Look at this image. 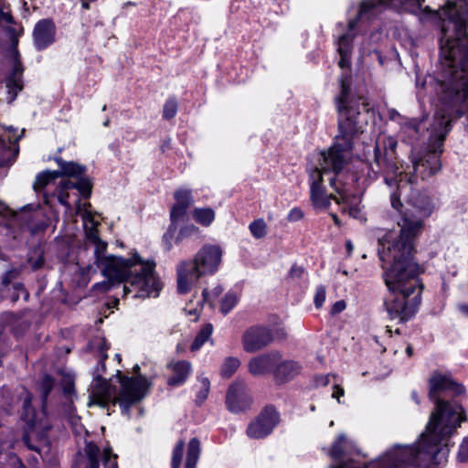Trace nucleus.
<instances>
[{
	"instance_id": "f257e3e1",
	"label": "nucleus",
	"mask_w": 468,
	"mask_h": 468,
	"mask_svg": "<svg viewBox=\"0 0 468 468\" xmlns=\"http://www.w3.org/2000/svg\"><path fill=\"white\" fill-rule=\"evenodd\" d=\"M408 188L400 194L399 181L390 194L391 206L402 215L399 231L388 230L378 238V252L383 279L388 290L384 307L390 320L409 321L416 314L423 285L419 278L420 266L414 261L415 239L423 228V218L431 216L433 204L425 191Z\"/></svg>"
},
{
	"instance_id": "f03ea898",
	"label": "nucleus",
	"mask_w": 468,
	"mask_h": 468,
	"mask_svg": "<svg viewBox=\"0 0 468 468\" xmlns=\"http://www.w3.org/2000/svg\"><path fill=\"white\" fill-rule=\"evenodd\" d=\"M449 97L440 93L433 101L431 118L410 119L401 126L404 142L412 145L410 155V165L402 170L398 166L396 149L398 143L391 136L377 140L374 147V162L370 165L373 179L382 175L388 186L399 181L400 194L412 185L427 180L441 169V154L446 136L452 130V122L461 115L456 104H449Z\"/></svg>"
},
{
	"instance_id": "7ed1b4c3",
	"label": "nucleus",
	"mask_w": 468,
	"mask_h": 468,
	"mask_svg": "<svg viewBox=\"0 0 468 468\" xmlns=\"http://www.w3.org/2000/svg\"><path fill=\"white\" fill-rule=\"evenodd\" d=\"M338 111V135L327 152L321 154V168L310 174V195L315 208L325 209L335 200L344 214L360 217V201L354 193L355 176H345L353 148V139L363 133L360 103L350 98L348 77L341 80V92L335 99Z\"/></svg>"
},
{
	"instance_id": "20e7f679",
	"label": "nucleus",
	"mask_w": 468,
	"mask_h": 468,
	"mask_svg": "<svg viewBox=\"0 0 468 468\" xmlns=\"http://www.w3.org/2000/svg\"><path fill=\"white\" fill-rule=\"evenodd\" d=\"M465 411H432L424 432L416 445H396L380 457L359 466L348 456L355 451L354 442L340 434L333 442L329 454L339 463L332 468H415L422 463L441 464L446 462L450 449L447 441L466 420Z\"/></svg>"
},
{
	"instance_id": "39448f33",
	"label": "nucleus",
	"mask_w": 468,
	"mask_h": 468,
	"mask_svg": "<svg viewBox=\"0 0 468 468\" xmlns=\"http://www.w3.org/2000/svg\"><path fill=\"white\" fill-rule=\"evenodd\" d=\"M74 202L77 213L81 216L86 239L94 246L95 262L101 269V273L107 281L98 282L94 289L109 291L114 283L124 282L123 293L134 292V298L157 297L162 289V282L155 275V264L153 261H143L134 254L130 259L113 255H104L107 243L101 240L98 234L99 222L94 218L93 213L87 208L90 204H81L79 194L74 193Z\"/></svg>"
},
{
	"instance_id": "423d86ee",
	"label": "nucleus",
	"mask_w": 468,
	"mask_h": 468,
	"mask_svg": "<svg viewBox=\"0 0 468 468\" xmlns=\"http://www.w3.org/2000/svg\"><path fill=\"white\" fill-rule=\"evenodd\" d=\"M108 349L104 339L101 343L100 358L93 373V380L88 388L87 406L109 408L119 406L122 410H129L137 407L147 396L152 387L149 378L140 373V367H133L134 376H122L117 371L120 382V390L116 393L115 388L110 381L101 377L105 371V360L108 356L105 351Z\"/></svg>"
},
{
	"instance_id": "0eeeda50",
	"label": "nucleus",
	"mask_w": 468,
	"mask_h": 468,
	"mask_svg": "<svg viewBox=\"0 0 468 468\" xmlns=\"http://www.w3.org/2000/svg\"><path fill=\"white\" fill-rule=\"evenodd\" d=\"M441 20L440 62L448 65L462 60L468 83V0L447 1L441 8Z\"/></svg>"
},
{
	"instance_id": "6e6552de",
	"label": "nucleus",
	"mask_w": 468,
	"mask_h": 468,
	"mask_svg": "<svg viewBox=\"0 0 468 468\" xmlns=\"http://www.w3.org/2000/svg\"><path fill=\"white\" fill-rule=\"evenodd\" d=\"M463 69L462 60L452 61L448 65L440 62L433 75H429L423 81H420L419 77L417 78L416 93L420 101L429 94L433 110V101L440 97V93L444 92L449 97V104H456L462 112L458 118L452 121V124L466 112V129L468 131V83L463 74Z\"/></svg>"
},
{
	"instance_id": "1a4fd4ad",
	"label": "nucleus",
	"mask_w": 468,
	"mask_h": 468,
	"mask_svg": "<svg viewBox=\"0 0 468 468\" xmlns=\"http://www.w3.org/2000/svg\"><path fill=\"white\" fill-rule=\"evenodd\" d=\"M59 171H44L36 176L34 189L44 192V201L51 204V198H57L58 203L70 209L69 191L77 190L84 198H88L91 193V182L84 176L85 167L74 162H66L58 157L55 159Z\"/></svg>"
},
{
	"instance_id": "9d476101",
	"label": "nucleus",
	"mask_w": 468,
	"mask_h": 468,
	"mask_svg": "<svg viewBox=\"0 0 468 468\" xmlns=\"http://www.w3.org/2000/svg\"><path fill=\"white\" fill-rule=\"evenodd\" d=\"M425 0H364L357 16L349 21L347 31L337 39V52L339 54L338 65L341 69H349L352 64L353 41L358 37L362 24L378 15L382 9L401 7L412 14H418L421 20L432 18L441 19V11L431 10L429 6L422 7Z\"/></svg>"
},
{
	"instance_id": "9b49d317",
	"label": "nucleus",
	"mask_w": 468,
	"mask_h": 468,
	"mask_svg": "<svg viewBox=\"0 0 468 468\" xmlns=\"http://www.w3.org/2000/svg\"><path fill=\"white\" fill-rule=\"evenodd\" d=\"M222 251L218 246L205 245L191 261H182L176 266L177 290L186 293L204 275H213L221 262Z\"/></svg>"
},
{
	"instance_id": "f8f14e48",
	"label": "nucleus",
	"mask_w": 468,
	"mask_h": 468,
	"mask_svg": "<svg viewBox=\"0 0 468 468\" xmlns=\"http://www.w3.org/2000/svg\"><path fill=\"white\" fill-rule=\"evenodd\" d=\"M429 399L434 410H464L462 400L465 388L450 376L434 372L429 378Z\"/></svg>"
},
{
	"instance_id": "ddd939ff",
	"label": "nucleus",
	"mask_w": 468,
	"mask_h": 468,
	"mask_svg": "<svg viewBox=\"0 0 468 468\" xmlns=\"http://www.w3.org/2000/svg\"><path fill=\"white\" fill-rule=\"evenodd\" d=\"M272 341L270 328L255 325L248 328L242 335L243 348L248 353L257 352Z\"/></svg>"
},
{
	"instance_id": "4468645a",
	"label": "nucleus",
	"mask_w": 468,
	"mask_h": 468,
	"mask_svg": "<svg viewBox=\"0 0 468 468\" xmlns=\"http://www.w3.org/2000/svg\"><path fill=\"white\" fill-rule=\"evenodd\" d=\"M11 69L5 76V82L10 95V102L13 101L19 91L23 89V72L24 68L19 58V53L13 49L10 54Z\"/></svg>"
},
{
	"instance_id": "2eb2a0df",
	"label": "nucleus",
	"mask_w": 468,
	"mask_h": 468,
	"mask_svg": "<svg viewBox=\"0 0 468 468\" xmlns=\"http://www.w3.org/2000/svg\"><path fill=\"white\" fill-rule=\"evenodd\" d=\"M279 421L277 411H261L247 429V434L252 439H261L269 435Z\"/></svg>"
},
{
	"instance_id": "dca6fc26",
	"label": "nucleus",
	"mask_w": 468,
	"mask_h": 468,
	"mask_svg": "<svg viewBox=\"0 0 468 468\" xmlns=\"http://www.w3.org/2000/svg\"><path fill=\"white\" fill-rule=\"evenodd\" d=\"M229 410H245L252 403V397L244 382L238 381L231 384L226 396Z\"/></svg>"
},
{
	"instance_id": "f3484780",
	"label": "nucleus",
	"mask_w": 468,
	"mask_h": 468,
	"mask_svg": "<svg viewBox=\"0 0 468 468\" xmlns=\"http://www.w3.org/2000/svg\"><path fill=\"white\" fill-rule=\"evenodd\" d=\"M55 37L56 26L51 19H41L35 25L33 40L37 50H44L48 48L55 42Z\"/></svg>"
},
{
	"instance_id": "a211bd4d",
	"label": "nucleus",
	"mask_w": 468,
	"mask_h": 468,
	"mask_svg": "<svg viewBox=\"0 0 468 468\" xmlns=\"http://www.w3.org/2000/svg\"><path fill=\"white\" fill-rule=\"evenodd\" d=\"M280 352L271 351L254 356L249 361V372L254 376H264L273 374L275 365L279 362Z\"/></svg>"
},
{
	"instance_id": "6ab92c4d",
	"label": "nucleus",
	"mask_w": 468,
	"mask_h": 468,
	"mask_svg": "<svg viewBox=\"0 0 468 468\" xmlns=\"http://www.w3.org/2000/svg\"><path fill=\"white\" fill-rule=\"evenodd\" d=\"M22 419L27 434L36 433L42 436L50 429L48 411H24Z\"/></svg>"
},
{
	"instance_id": "aec40b11",
	"label": "nucleus",
	"mask_w": 468,
	"mask_h": 468,
	"mask_svg": "<svg viewBox=\"0 0 468 468\" xmlns=\"http://www.w3.org/2000/svg\"><path fill=\"white\" fill-rule=\"evenodd\" d=\"M174 197L176 203L171 208L170 218L171 222L176 223L185 217L186 210L194 203V197L192 191L186 187L176 190Z\"/></svg>"
},
{
	"instance_id": "412c9836",
	"label": "nucleus",
	"mask_w": 468,
	"mask_h": 468,
	"mask_svg": "<svg viewBox=\"0 0 468 468\" xmlns=\"http://www.w3.org/2000/svg\"><path fill=\"white\" fill-rule=\"evenodd\" d=\"M171 375L167 378V385L172 388L183 386L192 372V365L186 360L172 361L167 364Z\"/></svg>"
},
{
	"instance_id": "4be33fe9",
	"label": "nucleus",
	"mask_w": 468,
	"mask_h": 468,
	"mask_svg": "<svg viewBox=\"0 0 468 468\" xmlns=\"http://www.w3.org/2000/svg\"><path fill=\"white\" fill-rule=\"evenodd\" d=\"M301 371L299 364L293 360H282L280 354L279 362L275 365L273 378L277 383H285L292 380Z\"/></svg>"
},
{
	"instance_id": "5701e85b",
	"label": "nucleus",
	"mask_w": 468,
	"mask_h": 468,
	"mask_svg": "<svg viewBox=\"0 0 468 468\" xmlns=\"http://www.w3.org/2000/svg\"><path fill=\"white\" fill-rule=\"evenodd\" d=\"M18 154V149L12 145L11 139L5 141L0 136V166L10 165Z\"/></svg>"
},
{
	"instance_id": "b1692460",
	"label": "nucleus",
	"mask_w": 468,
	"mask_h": 468,
	"mask_svg": "<svg viewBox=\"0 0 468 468\" xmlns=\"http://www.w3.org/2000/svg\"><path fill=\"white\" fill-rule=\"evenodd\" d=\"M194 389L196 390L195 403L197 407H200L207 399L210 391V380L204 373L197 376V383L194 386Z\"/></svg>"
},
{
	"instance_id": "393cba45",
	"label": "nucleus",
	"mask_w": 468,
	"mask_h": 468,
	"mask_svg": "<svg viewBox=\"0 0 468 468\" xmlns=\"http://www.w3.org/2000/svg\"><path fill=\"white\" fill-rule=\"evenodd\" d=\"M200 454V441L192 438L188 443L185 468H196Z\"/></svg>"
},
{
	"instance_id": "a878e982",
	"label": "nucleus",
	"mask_w": 468,
	"mask_h": 468,
	"mask_svg": "<svg viewBox=\"0 0 468 468\" xmlns=\"http://www.w3.org/2000/svg\"><path fill=\"white\" fill-rule=\"evenodd\" d=\"M86 464L85 468H100L99 459L101 456L100 448L92 442L85 446Z\"/></svg>"
},
{
	"instance_id": "bb28decb",
	"label": "nucleus",
	"mask_w": 468,
	"mask_h": 468,
	"mask_svg": "<svg viewBox=\"0 0 468 468\" xmlns=\"http://www.w3.org/2000/svg\"><path fill=\"white\" fill-rule=\"evenodd\" d=\"M192 217L197 223L208 227L215 219V212L210 207L195 208Z\"/></svg>"
},
{
	"instance_id": "cd10ccee",
	"label": "nucleus",
	"mask_w": 468,
	"mask_h": 468,
	"mask_svg": "<svg viewBox=\"0 0 468 468\" xmlns=\"http://www.w3.org/2000/svg\"><path fill=\"white\" fill-rule=\"evenodd\" d=\"M213 333V325L209 323L204 324L197 334L193 343L191 344V351L199 350L202 346L210 338Z\"/></svg>"
},
{
	"instance_id": "c85d7f7f",
	"label": "nucleus",
	"mask_w": 468,
	"mask_h": 468,
	"mask_svg": "<svg viewBox=\"0 0 468 468\" xmlns=\"http://www.w3.org/2000/svg\"><path fill=\"white\" fill-rule=\"evenodd\" d=\"M61 385L65 399L71 404L69 410H75V406H73V398H78L74 391V376L70 373L65 374L63 376Z\"/></svg>"
},
{
	"instance_id": "c756f323",
	"label": "nucleus",
	"mask_w": 468,
	"mask_h": 468,
	"mask_svg": "<svg viewBox=\"0 0 468 468\" xmlns=\"http://www.w3.org/2000/svg\"><path fill=\"white\" fill-rule=\"evenodd\" d=\"M64 425H69L76 435H81L87 432L84 426L80 423V417L75 414V411H63Z\"/></svg>"
},
{
	"instance_id": "7c9ffc66",
	"label": "nucleus",
	"mask_w": 468,
	"mask_h": 468,
	"mask_svg": "<svg viewBox=\"0 0 468 468\" xmlns=\"http://www.w3.org/2000/svg\"><path fill=\"white\" fill-rule=\"evenodd\" d=\"M239 366H240V360L238 357H234V356L226 357L220 367V370H219L220 377L223 378H229L238 370Z\"/></svg>"
},
{
	"instance_id": "2f4dec72",
	"label": "nucleus",
	"mask_w": 468,
	"mask_h": 468,
	"mask_svg": "<svg viewBox=\"0 0 468 468\" xmlns=\"http://www.w3.org/2000/svg\"><path fill=\"white\" fill-rule=\"evenodd\" d=\"M55 380L53 378H51L49 375H45L40 382L39 385V391L41 394V399H42V410H46L48 407L47 405V399L50 393V391L53 389Z\"/></svg>"
},
{
	"instance_id": "473e14b6",
	"label": "nucleus",
	"mask_w": 468,
	"mask_h": 468,
	"mask_svg": "<svg viewBox=\"0 0 468 468\" xmlns=\"http://www.w3.org/2000/svg\"><path fill=\"white\" fill-rule=\"evenodd\" d=\"M239 295L235 292H228L220 303V312L228 314L239 303Z\"/></svg>"
},
{
	"instance_id": "72a5a7b5",
	"label": "nucleus",
	"mask_w": 468,
	"mask_h": 468,
	"mask_svg": "<svg viewBox=\"0 0 468 468\" xmlns=\"http://www.w3.org/2000/svg\"><path fill=\"white\" fill-rule=\"evenodd\" d=\"M251 235L255 239H262L267 234V225L262 218L253 220L249 226Z\"/></svg>"
},
{
	"instance_id": "f704fd0d",
	"label": "nucleus",
	"mask_w": 468,
	"mask_h": 468,
	"mask_svg": "<svg viewBox=\"0 0 468 468\" xmlns=\"http://www.w3.org/2000/svg\"><path fill=\"white\" fill-rule=\"evenodd\" d=\"M185 442L184 441H179L173 451L172 455V468H179L181 465L183 453H184Z\"/></svg>"
},
{
	"instance_id": "c9c22d12",
	"label": "nucleus",
	"mask_w": 468,
	"mask_h": 468,
	"mask_svg": "<svg viewBox=\"0 0 468 468\" xmlns=\"http://www.w3.org/2000/svg\"><path fill=\"white\" fill-rule=\"evenodd\" d=\"M177 112V101L176 99H168L163 109V117L166 120H170L176 115Z\"/></svg>"
},
{
	"instance_id": "e433bc0d",
	"label": "nucleus",
	"mask_w": 468,
	"mask_h": 468,
	"mask_svg": "<svg viewBox=\"0 0 468 468\" xmlns=\"http://www.w3.org/2000/svg\"><path fill=\"white\" fill-rule=\"evenodd\" d=\"M176 223H171L169 226L167 231L163 236V243L165 250L169 251L172 247V239L174 238L175 232H176Z\"/></svg>"
},
{
	"instance_id": "4c0bfd02",
	"label": "nucleus",
	"mask_w": 468,
	"mask_h": 468,
	"mask_svg": "<svg viewBox=\"0 0 468 468\" xmlns=\"http://www.w3.org/2000/svg\"><path fill=\"white\" fill-rule=\"evenodd\" d=\"M289 278L292 282H298L306 279V272L303 268L293 265L290 271Z\"/></svg>"
},
{
	"instance_id": "58836bf2",
	"label": "nucleus",
	"mask_w": 468,
	"mask_h": 468,
	"mask_svg": "<svg viewBox=\"0 0 468 468\" xmlns=\"http://www.w3.org/2000/svg\"><path fill=\"white\" fill-rule=\"evenodd\" d=\"M326 290L324 285L316 287L314 303L316 308H321L325 301Z\"/></svg>"
},
{
	"instance_id": "ea45409f",
	"label": "nucleus",
	"mask_w": 468,
	"mask_h": 468,
	"mask_svg": "<svg viewBox=\"0 0 468 468\" xmlns=\"http://www.w3.org/2000/svg\"><path fill=\"white\" fill-rule=\"evenodd\" d=\"M457 460L460 463H468V438L463 439L459 447Z\"/></svg>"
},
{
	"instance_id": "a19ab883",
	"label": "nucleus",
	"mask_w": 468,
	"mask_h": 468,
	"mask_svg": "<svg viewBox=\"0 0 468 468\" xmlns=\"http://www.w3.org/2000/svg\"><path fill=\"white\" fill-rule=\"evenodd\" d=\"M13 289L15 291L14 295L12 296V301L16 302L20 295L24 297V299L27 301L29 297L28 292L26 291L24 285L20 282L15 283L13 285Z\"/></svg>"
},
{
	"instance_id": "79ce46f5",
	"label": "nucleus",
	"mask_w": 468,
	"mask_h": 468,
	"mask_svg": "<svg viewBox=\"0 0 468 468\" xmlns=\"http://www.w3.org/2000/svg\"><path fill=\"white\" fill-rule=\"evenodd\" d=\"M197 231V228L195 227L194 225L182 228L176 238V243H179L184 238L195 234Z\"/></svg>"
},
{
	"instance_id": "37998d69",
	"label": "nucleus",
	"mask_w": 468,
	"mask_h": 468,
	"mask_svg": "<svg viewBox=\"0 0 468 468\" xmlns=\"http://www.w3.org/2000/svg\"><path fill=\"white\" fill-rule=\"evenodd\" d=\"M38 215V211H36L31 214H27L26 211H24L20 217L22 219L26 222L27 226L30 229L32 232H35L37 229H44V225L37 226V228L33 227L31 224V220L35 218Z\"/></svg>"
},
{
	"instance_id": "c03bdc74",
	"label": "nucleus",
	"mask_w": 468,
	"mask_h": 468,
	"mask_svg": "<svg viewBox=\"0 0 468 468\" xmlns=\"http://www.w3.org/2000/svg\"><path fill=\"white\" fill-rule=\"evenodd\" d=\"M223 292V288L220 285L216 286L211 292H208L207 289L203 290L202 295L204 301L210 302L211 297L214 299L218 297L220 293Z\"/></svg>"
},
{
	"instance_id": "a18cd8bd",
	"label": "nucleus",
	"mask_w": 468,
	"mask_h": 468,
	"mask_svg": "<svg viewBox=\"0 0 468 468\" xmlns=\"http://www.w3.org/2000/svg\"><path fill=\"white\" fill-rule=\"evenodd\" d=\"M303 218V212L300 207L292 208L287 215V219L290 222L299 221Z\"/></svg>"
},
{
	"instance_id": "49530a36",
	"label": "nucleus",
	"mask_w": 468,
	"mask_h": 468,
	"mask_svg": "<svg viewBox=\"0 0 468 468\" xmlns=\"http://www.w3.org/2000/svg\"><path fill=\"white\" fill-rule=\"evenodd\" d=\"M115 459L116 455H114L113 459H112L110 451H105L103 463L104 468H118Z\"/></svg>"
},
{
	"instance_id": "de8ad7c7",
	"label": "nucleus",
	"mask_w": 468,
	"mask_h": 468,
	"mask_svg": "<svg viewBox=\"0 0 468 468\" xmlns=\"http://www.w3.org/2000/svg\"><path fill=\"white\" fill-rule=\"evenodd\" d=\"M7 9L8 7L5 5L0 6V21H4L7 24H12L14 20Z\"/></svg>"
},
{
	"instance_id": "09e8293b",
	"label": "nucleus",
	"mask_w": 468,
	"mask_h": 468,
	"mask_svg": "<svg viewBox=\"0 0 468 468\" xmlns=\"http://www.w3.org/2000/svg\"><path fill=\"white\" fill-rule=\"evenodd\" d=\"M19 274V271L17 269H12L7 271L3 278V283L5 285H8L14 279H16Z\"/></svg>"
},
{
	"instance_id": "8fccbe9b",
	"label": "nucleus",
	"mask_w": 468,
	"mask_h": 468,
	"mask_svg": "<svg viewBox=\"0 0 468 468\" xmlns=\"http://www.w3.org/2000/svg\"><path fill=\"white\" fill-rule=\"evenodd\" d=\"M346 307V303L344 300L335 302L331 308V314H337L343 312Z\"/></svg>"
},
{
	"instance_id": "3c124183",
	"label": "nucleus",
	"mask_w": 468,
	"mask_h": 468,
	"mask_svg": "<svg viewBox=\"0 0 468 468\" xmlns=\"http://www.w3.org/2000/svg\"><path fill=\"white\" fill-rule=\"evenodd\" d=\"M10 216H13L11 209L5 203L0 201V217L8 218Z\"/></svg>"
},
{
	"instance_id": "603ef678",
	"label": "nucleus",
	"mask_w": 468,
	"mask_h": 468,
	"mask_svg": "<svg viewBox=\"0 0 468 468\" xmlns=\"http://www.w3.org/2000/svg\"><path fill=\"white\" fill-rule=\"evenodd\" d=\"M344 393H345L344 389L341 387L335 385L334 387V391L332 393V397L335 398L338 400V402L340 403V397L344 396Z\"/></svg>"
},
{
	"instance_id": "864d4df0",
	"label": "nucleus",
	"mask_w": 468,
	"mask_h": 468,
	"mask_svg": "<svg viewBox=\"0 0 468 468\" xmlns=\"http://www.w3.org/2000/svg\"><path fill=\"white\" fill-rule=\"evenodd\" d=\"M44 263L43 257H38L36 261H34L31 265L34 270L39 269Z\"/></svg>"
},
{
	"instance_id": "5fc2aeb1",
	"label": "nucleus",
	"mask_w": 468,
	"mask_h": 468,
	"mask_svg": "<svg viewBox=\"0 0 468 468\" xmlns=\"http://www.w3.org/2000/svg\"><path fill=\"white\" fill-rule=\"evenodd\" d=\"M329 375L319 378L317 379V384L326 386L329 383Z\"/></svg>"
},
{
	"instance_id": "6e6d98bb",
	"label": "nucleus",
	"mask_w": 468,
	"mask_h": 468,
	"mask_svg": "<svg viewBox=\"0 0 468 468\" xmlns=\"http://www.w3.org/2000/svg\"><path fill=\"white\" fill-rule=\"evenodd\" d=\"M411 399L416 402V405H420V397L417 391L413 390L411 392Z\"/></svg>"
},
{
	"instance_id": "4d7b16f0",
	"label": "nucleus",
	"mask_w": 468,
	"mask_h": 468,
	"mask_svg": "<svg viewBox=\"0 0 468 468\" xmlns=\"http://www.w3.org/2000/svg\"><path fill=\"white\" fill-rule=\"evenodd\" d=\"M459 310L465 315L468 316V304H460Z\"/></svg>"
},
{
	"instance_id": "13d9d810",
	"label": "nucleus",
	"mask_w": 468,
	"mask_h": 468,
	"mask_svg": "<svg viewBox=\"0 0 468 468\" xmlns=\"http://www.w3.org/2000/svg\"><path fill=\"white\" fill-rule=\"evenodd\" d=\"M189 10L188 9H181L177 15H176V17L178 18H182L183 16H185L186 14H189Z\"/></svg>"
},
{
	"instance_id": "bf43d9fd",
	"label": "nucleus",
	"mask_w": 468,
	"mask_h": 468,
	"mask_svg": "<svg viewBox=\"0 0 468 468\" xmlns=\"http://www.w3.org/2000/svg\"><path fill=\"white\" fill-rule=\"evenodd\" d=\"M399 113L396 110L389 111V117L391 120H395L396 117H399Z\"/></svg>"
},
{
	"instance_id": "052dcab7",
	"label": "nucleus",
	"mask_w": 468,
	"mask_h": 468,
	"mask_svg": "<svg viewBox=\"0 0 468 468\" xmlns=\"http://www.w3.org/2000/svg\"><path fill=\"white\" fill-rule=\"evenodd\" d=\"M360 52H361L362 56H364V55H366V54H367V53H370V52H371V49H370L369 48H366L365 46H362V47L360 48Z\"/></svg>"
},
{
	"instance_id": "680f3d73",
	"label": "nucleus",
	"mask_w": 468,
	"mask_h": 468,
	"mask_svg": "<svg viewBox=\"0 0 468 468\" xmlns=\"http://www.w3.org/2000/svg\"><path fill=\"white\" fill-rule=\"evenodd\" d=\"M346 250H347V251H348V252H351V251H352V250H353V245H352V243H351V241H350V240L346 241Z\"/></svg>"
},
{
	"instance_id": "e2e57ef3",
	"label": "nucleus",
	"mask_w": 468,
	"mask_h": 468,
	"mask_svg": "<svg viewBox=\"0 0 468 468\" xmlns=\"http://www.w3.org/2000/svg\"><path fill=\"white\" fill-rule=\"evenodd\" d=\"M331 217H332V218H333V220H334L335 224V225H339V218H338V217L336 216V214L332 213V214H331Z\"/></svg>"
},
{
	"instance_id": "0e129e2a",
	"label": "nucleus",
	"mask_w": 468,
	"mask_h": 468,
	"mask_svg": "<svg viewBox=\"0 0 468 468\" xmlns=\"http://www.w3.org/2000/svg\"><path fill=\"white\" fill-rule=\"evenodd\" d=\"M81 1H82V7L85 9H89L90 8V5H89L90 0H81Z\"/></svg>"
},
{
	"instance_id": "69168bd1",
	"label": "nucleus",
	"mask_w": 468,
	"mask_h": 468,
	"mask_svg": "<svg viewBox=\"0 0 468 468\" xmlns=\"http://www.w3.org/2000/svg\"><path fill=\"white\" fill-rule=\"evenodd\" d=\"M30 403V399H26L24 403V410H27V406Z\"/></svg>"
},
{
	"instance_id": "338daca9",
	"label": "nucleus",
	"mask_w": 468,
	"mask_h": 468,
	"mask_svg": "<svg viewBox=\"0 0 468 468\" xmlns=\"http://www.w3.org/2000/svg\"><path fill=\"white\" fill-rule=\"evenodd\" d=\"M406 351L409 354V356H411V354H412V347L411 346H408Z\"/></svg>"
},
{
	"instance_id": "774afa93",
	"label": "nucleus",
	"mask_w": 468,
	"mask_h": 468,
	"mask_svg": "<svg viewBox=\"0 0 468 468\" xmlns=\"http://www.w3.org/2000/svg\"><path fill=\"white\" fill-rule=\"evenodd\" d=\"M130 5H135V3H133V2H127L123 5V8L126 7V6H130Z\"/></svg>"
}]
</instances>
